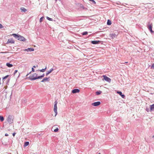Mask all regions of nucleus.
<instances>
[{"mask_svg": "<svg viewBox=\"0 0 154 154\" xmlns=\"http://www.w3.org/2000/svg\"><path fill=\"white\" fill-rule=\"evenodd\" d=\"M12 35L15 38H17L18 40L22 41H25L26 39L23 36L16 34H13Z\"/></svg>", "mask_w": 154, "mask_h": 154, "instance_id": "1", "label": "nucleus"}, {"mask_svg": "<svg viewBox=\"0 0 154 154\" xmlns=\"http://www.w3.org/2000/svg\"><path fill=\"white\" fill-rule=\"evenodd\" d=\"M29 79L32 80H35L37 79H38L37 76V74L36 73L33 74L32 75H31L29 77Z\"/></svg>", "mask_w": 154, "mask_h": 154, "instance_id": "2", "label": "nucleus"}, {"mask_svg": "<svg viewBox=\"0 0 154 154\" xmlns=\"http://www.w3.org/2000/svg\"><path fill=\"white\" fill-rule=\"evenodd\" d=\"M13 117L12 116L10 115H9L7 118V121L10 123H11L13 122Z\"/></svg>", "mask_w": 154, "mask_h": 154, "instance_id": "3", "label": "nucleus"}, {"mask_svg": "<svg viewBox=\"0 0 154 154\" xmlns=\"http://www.w3.org/2000/svg\"><path fill=\"white\" fill-rule=\"evenodd\" d=\"M149 23H148V24L147 25V27L152 33H154L153 31L152 30V23L149 24Z\"/></svg>", "mask_w": 154, "mask_h": 154, "instance_id": "4", "label": "nucleus"}, {"mask_svg": "<svg viewBox=\"0 0 154 154\" xmlns=\"http://www.w3.org/2000/svg\"><path fill=\"white\" fill-rule=\"evenodd\" d=\"M55 104L54 106V112H55V116H56L57 114V102L56 101H55Z\"/></svg>", "mask_w": 154, "mask_h": 154, "instance_id": "5", "label": "nucleus"}, {"mask_svg": "<svg viewBox=\"0 0 154 154\" xmlns=\"http://www.w3.org/2000/svg\"><path fill=\"white\" fill-rule=\"evenodd\" d=\"M103 77L104 79L106 81L110 82H111V79L109 78H108L105 75H103Z\"/></svg>", "mask_w": 154, "mask_h": 154, "instance_id": "6", "label": "nucleus"}, {"mask_svg": "<svg viewBox=\"0 0 154 154\" xmlns=\"http://www.w3.org/2000/svg\"><path fill=\"white\" fill-rule=\"evenodd\" d=\"M100 104V102L99 101L94 102L92 103V105L94 106H97Z\"/></svg>", "mask_w": 154, "mask_h": 154, "instance_id": "7", "label": "nucleus"}, {"mask_svg": "<svg viewBox=\"0 0 154 154\" xmlns=\"http://www.w3.org/2000/svg\"><path fill=\"white\" fill-rule=\"evenodd\" d=\"M9 43L14 44V41L12 38L9 39L8 40L7 43Z\"/></svg>", "mask_w": 154, "mask_h": 154, "instance_id": "8", "label": "nucleus"}, {"mask_svg": "<svg viewBox=\"0 0 154 154\" xmlns=\"http://www.w3.org/2000/svg\"><path fill=\"white\" fill-rule=\"evenodd\" d=\"M34 49L32 48H28L27 49H25L24 50V51H34Z\"/></svg>", "mask_w": 154, "mask_h": 154, "instance_id": "9", "label": "nucleus"}, {"mask_svg": "<svg viewBox=\"0 0 154 154\" xmlns=\"http://www.w3.org/2000/svg\"><path fill=\"white\" fill-rule=\"evenodd\" d=\"M110 37L112 39H113L116 37L117 35L115 33H112L110 35Z\"/></svg>", "mask_w": 154, "mask_h": 154, "instance_id": "10", "label": "nucleus"}, {"mask_svg": "<svg viewBox=\"0 0 154 154\" xmlns=\"http://www.w3.org/2000/svg\"><path fill=\"white\" fill-rule=\"evenodd\" d=\"M80 91L78 89H74L72 91V92L73 93H79Z\"/></svg>", "mask_w": 154, "mask_h": 154, "instance_id": "11", "label": "nucleus"}, {"mask_svg": "<svg viewBox=\"0 0 154 154\" xmlns=\"http://www.w3.org/2000/svg\"><path fill=\"white\" fill-rule=\"evenodd\" d=\"M150 112L154 111V104L150 106Z\"/></svg>", "mask_w": 154, "mask_h": 154, "instance_id": "12", "label": "nucleus"}, {"mask_svg": "<svg viewBox=\"0 0 154 154\" xmlns=\"http://www.w3.org/2000/svg\"><path fill=\"white\" fill-rule=\"evenodd\" d=\"M99 42V41H91V43L94 44H98Z\"/></svg>", "mask_w": 154, "mask_h": 154, "instance_id": "13", "label": "nucleus"}, {"mask_svg": "<svg viewBox=\"0 0 154 154\" xmlns=\"http://www.w3.org/2000/svg\"><path fill=\"white\" fill-rule=\"evenodd\" d=\"M54 70L53 69H51L50 70V71H48L47 72L46 74V75H47L48 74L51 73L52 71Z\"/></svg>", "mask_w": 154, "mask_h": 154, "instance_id": "14", "label": "nucleus"}, {"mask_svg": "<svg viewBox=\"0 0 154 154\" xmlns=\"http://www.w3.org/2000/svg\"><path fill=\"white\" fill-rule=\"evenodd\" d=\"M117 93L119 94L123 98H124V97H125V95H124V94H122V92H120V91H118L117 92Z\"/></svg>", "mask_w": 154, "mask_h": 154, "instance_id": "15", "label": "nucleus"}, {"mask_svg": "<svg viewBox=\"0 0 154 154\" xmlns=\"http://www.w3.org/2000/svg\"><path fill=\"white\" fill-rule=\"evenodd\" d=\"M6 65L9 67H11L13 66L12 64H11L9 63H7Z\"/></svg>", "mask_w": 154, "mask_h": 154, "instance_id": "16", "label": "nucleus"}, {"mask_svg": "<svg viewBox=\"0 0 154 154\" xmlns=\"http://www.w3.org/2000/svg\"><path fill=\"white\" fill-rule=\"evenodd\" d=\"M48 78H45L43 79V80L41 81V82H44L47 81L48 80Z\"/></svg>", "mask_w": 154, "mask_h": 154, "instance_id": "17", "label": "nucleus"}, {"mask_svg": "<svg viewBox=\"0 0 154 154\" xmlns=\"http://www.w3.org/2000/svg\"><path fill=\"white\" fill-rule=\"evenodd\" d=\"M20 10L22 11H23L24 12H25L27 11L26 9L24 8H21Z\"/></svg>", "mask_w": 154, "mask_h": 154, "instance_id": "18", "label": "nucleus"}, {"mask_svg": "<svg viewBox=\"0 0 154 154\" xmlns=\"http://www.w3.org/2000/svg\"><path fill=\"white\" fill-rule=\"evenodd\" d=\"M111 23V21L110 20H108L107 22V24L108 25H110Z\"/></svg>", "mask_w": 154, "mask_h": 154, "instance_id": "19", "label": "nucleus"}, {"mask_svg": "<svg viewBox=\"0 0 154 154\" xmlns=\"http://www.w3.org/2000/svg\"><path fill=\"white\" fill-rule=\"evenodd\" d=\"M29 145V142H26L24 144V146H28Z\"/></svg>", "mask_w": 154, "mask_h": 154, "instance_id": "20", "label": "nucleus"}, {"mask_svg": "<svg viewBox=\"0 0 154 154\" xmlns=\"http://www.w3.org/2000/svg\"><path fill=\"white\" fill-rule=\"evenodd\" d=\"M46 69H47V67H46L45 69H41L40 70V72H45V71Z\"/></svg>", "mask_w": 154, "mask_h": 154, "instance_id": "21", "label": "nucleus"}, {"mask_svg": "<svg viewBox=\"0 0 154 154\" xmlns=\"http://www.w3.org/2000/svg\"><path fill=\"white\" fill-rule=\"evenodd\" d=\"M4 117L2 116H0V120L1 121V122H3L4 121Z\"/></svg>", "mask_w": 154, "mask_h": 154, "instance_id": "22", "label": "nucleus"}, {"mask_svg": "<svg viewBox=\"0 0 154 154\" xmlns=\"http://www.w3.org/2000/svg\"><path fill=\"white\" fill-rule=\"evenodd\" d=\"M101 93V91H97L96 92V93L97 95H98L100 94Z\"/></svg>", "mask_w": 154, "mask_h": 154, "instance_id": "23", "label": "nucleus"}, {"mask_svg": "<svg viewBox=\"0 0 154 154\" xmlns=\"http://www.w3.org/2000/svg\"><path fill=\"white\" fill-rule=\"evenodd\" d=\"M150 68L154 69V63H153L151 66Z\"/></svg>", "mask_w": 154, "mask_h": 154, "instance_id": "24", "label": "nucleus"}, {"mask_svg": "<svg viewBox=\"0 0 154 154\" xmlns=\"http://www.w3.org/2000/svg\"><path fill=\"white\" fill-rule=\"evenodd\" d=\"M88 33L87 32H84L82 33V35H86L88 34Z\"/></svg>", "mask_w": 154, "mask_h": 154, "instance_id": "25", "label": "nucleus"}, {"mask_svg": "<svg viewBox=\"0 0 154 154\" xmlns=\"http://www.w3.org/2000/svg\"><path fill=\"white\" fill-rule=\"evenodd\" d=\"M146 111H147L148 112H150V108L149 109L148 108H146Z\"/></svg>", "mask_w": 154, "mask_h": 154, "instance_id": "26", "label": "nucleus"}, {"mask_svg": "<svg viewBox=\"0 0 154 154\" xmlns=\"http://www.w3.org/2000/svg\"><path fill=\"white\" fill-rule=\"evenodd\" d=\"M44 74H43L42 75L38 76V79H40L41 78L44 77Z\"/></svg>", "mask_w": 154, "mask_h": 154, "instance_id": "27", "label": "nucleus"}, {"mask_svg": "<svg viewBox=\"0 0 154 154\" xmlns=\"http://www.w3.org/2000/svg\"><path fill=\"white\" fill-rule=\"evenodd\" d=\"M47 19L50 21H52V18H50L48 17H47Z\"/></svg>", "mask_w": 154, "mask_h": 154, "instance_id": "28", "label": "nucleus"}, {"mask_svg": "<svg viewBox=\"0 0 154 154\" xmlns=\"http://www.w3.org/2000/svg\"><path fill=\"white\" fill-rule=\"evenodd\" d=\"M44 18V17H41L40 19V20H39V22L41 23V22L42 20H43V18Z\"/></svg>", "mask_w": 154, "mask_h": 154, "instance_id": "29", "label": "nucleus"}, {"mask_svg": "<svg viewBox=\"0 0 154 154\" xmlns=\"http://www.w3.org/2000/svg\"><path fill=\"white\" fill-rule=\"evenodd\" d=\"M58 131V128H57L54 130V131L55 132H57Z\"/></svg>", "mask_w": 154, "mask_h": 154, "instance_id": "30", "label": "nucleus"}, {"mask_svg": "<svg viewBox=\"0 0 154 154\" xmlns=\"http://www.w3.org/2000/svg\"><path fill=\"white\" fill-rule=\"evenodd\" d=\"M90 1L96 4V2L94 0H89Z\"/></svg>", "mask_w": 154, "mask_h": 154, "instance_id": "31", "label": "nucleus"}, {"mask_svg": "<svg viewBox=\"0 0 154 154\" xmlns=\"http://www.w3.org/2000/svg\"><path fill=\"white\" fill-rule=\"evenodd\" d=\"M3 28V26L0 23V29L2 28Z\"/></svg>", "mask_w": 154, "mask_h": 154, "instance_id": "32", "label": "nucleus"}, {"mask_svg": "<svg viewBox=\"0 0 154 154\" xmlns=\"http://www.w3.org/2000/svg\"><path fill=\"white\" fill-rule=\"evenodd\" d=\"M8 75L5 76L3 78V79H5L7 78L8 77Z\"/></svg>", "mask_w": 154, "mask_h": 154, "instance_id": "33", "label": "nucleus"}, {"mask_svg": "<svg viewBox=\"0 0 154 154\" xmlns=\"http://www.w3.org/2000/svg\"><path fill=\"white\" fill-rule=\"evenodd\" d=\"M17 70H15L14 72V75L17 72Z\"/></svg>", "mask_w": 154, "mask_h": 154, "instance_id": "34", "label": "nucleus"}, {"mask_svg": "<svg viewBox=\"0 0 154 154\" xmlns=\"http://www.w3.org/2000/svg\"><path fill=\"white\" fill-rule=\"evenodd\" d=\"M32 71L33 72H34L35 71V70L33 68H32Z\"/></svg>", "mask_w": 154, "mask_h": 154, "instance_id": "35", "label": "nucleus"}, {"mask_svg": "<svg viewBox=\"0 0 154 154\" xmlns=\"http://www.w3.org/2000/svg\"><path fill=\"white\" fill-rule=\"evenodd\" d=\"M5 136H8V134H5Z\"/></svg>", "mask_w": 154, "mask_h": 154, "instance_id": "36", "label": "nucleus"}, {"mask_svg": "<svg viewBox=\"0 0 154 154\" xmlns=\"http://www.w3.org/2000/svg\"><path fill=\"white\" fill-rule=\"evenodd\" d=\"M15 134V133H13V136H14Z\"/></svg>", "mask_w": 154, "mask_h": 154, "instance_id": "37", "label": "nucleus"}, {"mask_svg": "<svg viewBox=\"0 0 154 154\" xmlns=\"http://www.w3.org/2000/svg\"><path fill=\"white\" fill-rule=\"evenodd\" d=\"M33 67L35 68L36 67V66H33Z\"/></svg>", "mask_w": 154, "mask_h": 154, "instance_id": "38", "label": "nucleus"}, {"mask_svg": "<svg viewBox=\"0 0 154 154\" xmlns=\"http://www.w3.org/2000/svg\"><path fill=\"white\" fill-rule=\"evenodd\" d=\"M128 63V62H125L126 64V63Z\"/></svg>", "mask_w": 154, "mask_h": 154, "instance_id": "39", "label": "nucleus"}, {"mask_svg": "<svg viewBox=\"0 0 154 154\" xmlns=\"http://www.w3.org/2000/svg\"><path fill=\"white\" fill-rule=\"evenodd\" d=\"M152 137H154V136H152Z\"/></svg>", "mask_w": 154, "mask_h": 154, "instance_id": "40", "label": "nucleus"}, {"mask_svg": "<svg viewBox=\"0 0 154 154\" xmlns=\"http://www.w3.org/2000/svg\"><path fill=\"white\" fill-rule=\"evenodd\" d=\"M98 154H100V153H99Z\"/></svg>", "mask_w": 154, "mask_h": 154, "instance_id": "41", "label": "nucleus"}, {"mask_svg": "<svg viewBox=\"0 0 154 154\" xmlns=\"http://www.w3.org/2000/svg\"><path fill=\"white\" fill-rule=\"evenodd\" d=\"M57 0H55V1H56ZM60 1V0H59Z\"/></svg>", "mask_w": 154, "mask_h": 154, "instance_id": "42", "label": "nucleus"}]
</instances>
